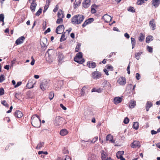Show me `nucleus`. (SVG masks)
Instances as JSON below:
<instances>
[{
    "instance_id": "obj_1",
    "label": "nucleus",
    "mask_w": 160,
    "mask_h": 160,
    "mask_svg": "<svg viewBox=\"0 0 160 160\" xmlns=\"http://www.w3.org/2000/svg\"><path fill=\"white\" fill-rule=\"evenodd\" d=\"M31 122L32 125L35 128L39 127L41 124V119L39 116L36 114L32 116Z\"/></svg>"
},
{
    "instance_id": "obj_2",
    "label": "nucleus",
    "mask_w": 160,
    "mask_h": 160,
    "mask_svg": "<svg viewBox=\"0 0 160 160\" xmlns=\"http://www.w3.org/2000/svg\"><path fill=\"white\" fill-rule=\"evenodd\" d=\"M84 19V16L81 15H76L72 18L71 22L72 24H78L81 23Z\"/></svg>"
},
{
    "instance_id": "obj_3",
    "label": "nucleus",
    "mask_w": 160,
    "mask_h": 160,
    "mask_svg": "<svg viewBox=\"0 0 160 160\" xmlns=\"http://www.w3.org/2000/svg\"><path fill=\"white\" fill-rule=\"evenodd\" d=\"M48 86V82L47 81L44 80L40 84V88L43 91L47 88Z\"/></svg>"
},
{
    "instance_id": "obj_4",
    "label": "nucleus",
    "mask_w": 160,
    "mask_h": 160,
    "mask_svg": "<svg viewBox=\"0 0 160 160\" xmlns=\"http://www.w3.org/2000/svg\"><path fill=\"white\" fill-rule=\"evenodd\" d=\"M101 76L100 72L98 71H94L92 73V77L93 79H97L100 78Z\"/></svg>"
},
{
    "instance_id": "obj_5",
    "label": "nucleus",
    "mask_w": 160,
    "mask_h": 160,
    "mask_svg": "<svg viewBox=\"0 0 160 160\" xmlns=\"http://www.w3.org/2000/svg\"><path fill=\"white\" fill-rule=\"evenodd\" d=\"M64 27L63 25H59L56 29V32L58 34H61V32L64 30Z\"/></svg>"
},
{
    "instance_id": "obj_6",
    "label": "nucleus",
    "mask_w": 160,
    "mask_h": 160,
    "mask_svg": "<svg viewBox=\"0 0 160 160\" xmlns=\"http://www.w3.org/2000/svg\"><path fill=\"white\" fill-rule=\"evenodd\" d=\"M117 82L120 85H124L126 83V78L124 77H121L118 79Z\"/></svg>"
},
{
    "instance_id": "obj_7",
    "label": "nucleus",
    "mask_w": 160,
    "mask_h": 160,
    "mask_svg": "<svg viewBox=\"0 0 160 160\" xmlns=\"http://www.w3.org/2000/svg\"><path fill=\"white\" fill-rule=\"evenodd\" d=\"M82 53L81 52L78 53L76 54V57L74 58V61L76 62H78L79 60L82 59Z\"/></svg>"
},
{
    "instance_id": "obj_8",
    "label": "nucleus",
    "mask_w": 160,
    "mask_h": 160,
    "mask_svg": "<svg viewBox=\"0 0 160 160\" xmlns=\"http://www.w3.org/2000/svg\"><path fill=\"white\" fill-rule=\"evenodd\" d=\"M124 153V151H118L116 154V156L117 158L120 159V160H125V159L122 157Z\"/></svg>"
},
{
    "instance_id": "obj_9",
    "label": "nucleus",
    "mask_w": 160,
    "mask_h": 160,
    "mask_svg": "<svg viewBox=\"0 0 160 160\" xmlns=\"http://www.w3.org/2000/svg\"><path fill=\"white\" fill-rule=\"evenodd\" d=\"M87 66L90 68H94L96 67V64L95 62L90 61L88 62Z\"/></svg>"
},
{
    "instance_id": "obj_10",
    "label": "nucleus",
    "mask_w": 160,
    "mask_h": 160,
    "mask_svg": "<svg viewBox=\"0 0 160 160\" xmlns=\"http://www.w3.org/2000/svg\"><path fill=\"white\" fill-rule=\"evenodd\" d=\"M91 4L90 0H84L82 3V6L85 8L89 7Z\"/></svg>"
},
{
    "instance_id": "obj_11",
    "label": "nucleus",
    "mask_w": 160,
    "mask_h": 160,
    "mask_svg": "<svg viewBox=\"0 0 160 160\" xmlns=\"http://www.w3.org/2000/svg\"><path fill=\"white\" fill-rule=\"evenodd\" d=\"M25 39V38L24 36H22L18 38L15 42L16 44L18 45L21 44L23 43V41Z\"/></svg>"
},
{
    "instance_id": "obj_12",
    "label": "nucleus",
    "mask_w": 160,
    "mask_h": 160,
    "mask_svg": "<svg viewBox=\"0 0 160 160\" xmlns=\"http://www.w3.org/2000/svg\"><path fill=\"white\" fill-rule=\"evenodd\" d=\"M139 142L138 141H134L131 144V147L132 148H136L138 147H140Z\"/></svg>"
},
{
    "instance_id": "obj_13",
    "label": "nucleus",
    "mask_w": 160,
    "mask_h": 160,
    "mask_svg": "<svg viewBox=\"0 0 160 160\" xmlns=\"http://www.w3.org/2000/svg\"><path fill=\"white\" fill-rule=\"evenodd\" d=\"M14 115L16 117L20 118L23 116V114L18 110H17L14 112Z\"/></svg>"
},
{
    "instance_id": "obj_14",
    "label": "nucleus",
    "mask_w": 160,
    "mask_h": 160,
    "mask_svg": "<svg viewBox=\"0 0 160 160\" xmlns=\"http://www.w3.org/2000/svg\"><path fill=\"white\" fill-rule=\"evenodd\" d=\"M101 158L102 160H107L108 157L106 153L103 150H102L101 152Z\"/></svg>"
},
{
    "instance_id": "obj_15",
    "label": "nucleus",
    "mask_w": 160,
    "mask_h": 160,
    "mask_svg": "<svg viewBox=\"0 0 160 160\" xmlns=\"http://www.w3.org/2000/svg\"><path fill=\"white\" fill-rule=\"evenodd\" d=\"M37 5V4L35 2V1H32L30 6V9L32 12L35 11Z\"/></svg>"
},
{
    "instance_id": "obj_16",
    "label": "nucleus",
    "mask_w": 160,
    "mask_h": 160,
    "mask_svg": "<svg viewBox=\"0 0 160 160\" xmlns=\"http://www.w3.org/2000/svg\"><path fill=\"white\" fill-rule=\"evenodd\" d=\"M122 100V98L119 97H116L114 98V103L115 104H117L121 102Z\"/></svg>"
},
{
    "instance_id": "obj_17",
    "label": "nucleus",
    "mask_w": 160,
    "mask_h": 160,
    "mask_svg": "<svg viewBox=\"0 0 160 160\" xmlns=\"http://www.w3.org/2000/svg\"><path fill=\"white\" fill-rule=\"evenodd\" d=\"M106 140L109 141L112 143H114L115 141L113 140V137L111 134H108L106 136Z\"/></svg>"
},
{
    "instance_id": "obj_18",
    "label": "nucleus",
    "mask_w": 160,
    "mask_h": 160,
    "mask_svg": "<svg viewBox=\"0 0 160 160\" xmlns=\"http://www.w3.org/2000/svg\"><path fill=\"white\" fill-rule=\"evenodd\" d=\"M160 3V0H152V4L155 8L158 7Z\"/></svg>"
},
{
    "instance_id": "obj_19",
    "label": "nucleus",
    "mask_w": 160,
    "mask_h": 160,
    "mask_svg": "<svg viewBox=\"0 0 160 160\" xmlns=\"http://www.w3.org/2000/svg\"><path fill=\"white\" fill-rule=\"evenodd\" d=\"M152 106V103L149 101L147 102L146 104V109L147 111H148L149 108Z\"/></svg>"
},
{
    "instance_id": "obj_20",
    "label": "nucleus",
    "mask_w": 160,
    "mask_h": 160,
    "mask_svg": "<svg viewBox=\"0 0 160 160\" xmlns=\"http://www.w3.org/2000/svg\"><path fill=\"white\" fill-rule=\"evenodd\" d=\"M64 58V55L61 53H59L58 57V60L59 63L61 64L62 62V60Z\"/></svg>"
},
{
    "instance_id": "obj_21",
    "label": "nucleus",
    "mask_w": 160,
    "mask_h": 160,
    "mask_svg": "<svg viewBox=\"0 0 160 160\" xmlns=\"http://www.w3.org/2000/svg\"><path fill=\"white\" fill-rule=\"evenodd\" d=\"M149 25L151 27H152V30H154L155 29L156 25L155 24V22L153 19H152V20L150 21L149 22Z\"/></svg>"
},
{
    "instance_id": "obj_22",
    "label": "nucleus",
    "mask_w": 160,
    "mask_h": 160,
    "mask_svg": "<svg viewBox=\"0 0 160 160\" xmlns=\"http://www.w3.org/2000/svg\"><path fill=\"white\" fill-rule=\"evenodd\" d=\"M136 102L133 100H131L129 103V106L130 108H133L136 105Z\"/></svg>"
},
{
    "instance_id": "obj_23",
    "label": "nucleus",
    "mask_w": 160,
    "mask_h": 160,
    "mask_svg": "<svg viewBox=\"0 0 160 160\" xmlns=\"http://www.w3.org/2000/svg\"><path fill=\"white\" fill-rule=\"evenodd\" d=\"M62 119V118L59 116H57L56 117L55 119L56 125H59L60 124L61 119Z\"/></svg>"
},
{
    "instance_id": "obj_24",
    "label": "nucleus",
    "mask_w": 160,
    "mask_h": 160,
    "mask_svg": "<svg viewBox=\"0 0 160 160\" xmlns=\"http://www.w3.org/2000/svg\"><path fill=\"white\" fill-rule=\"evenodd\" d=\"M68 133L67 130L65 129H63L61 130L60 132V135L64 136L67 135Z\"/></svg>"
},
{
    "instance_id": "obj_25",
    "label": "nucleus",
    "mask_w": 160,
    "mask_h": 160,
    "mask_svg": "<svg viewBox=\"0 0 160 160\" xmlns=\"http://www.w3.org/2000/svg\"><path fill=\"white\" fill-rule=\"evenodd\" d=\"M143 53L142 52H136L135 54V58H136L137 60H139L140 59V56Z\"/></svg>"
},
{
    "instance_id": "obj_26",
    "label": "nucleus",
    "mask_w": 160,
    "mask_h": 160,
    "mask_svg": "<svg viewBox=\"0 0 160 160\" xmlns=\"http://www.w3.org/2000/svg\"><path fill=\"white\" fill-rule=\"evenodd\" d=\"M58 15V18H63L64 17V15L63 14V11L61 10L59 11Z\"/></svg>"
},
{
    "instance_id": "obj_27",
    "label": "nucleus",
    "mask_w": 160,
    "mask_h": 160,
    "mask_svg": "<svg viewBox=\"0 0 160 160\" xmlns=\"http://www.w3.org/2000/svg\"><path fill=\"white\" fill-rule=\"evenodd\" d=\"M80 0H75L74 2V8L76 9L81 3Z\"/></svg>"
},
{
    "instance_id": "obj_28",
    "label": "nucleus",
    "mask_w": 160,
    "mask_h": 160,
    "mask_svg": "<svg viewBox=\"0 0 160 160\" xmlns=\"http://www.w3.org/2000/svg\"><path fill=\"white\" fill-rule=\"evenodd\" d=\"M44 145V142H40L37 145L36 148L37 149H40L43 147Z\"/></svg>"
},
{
    "instance_id": "obj_29",
    "label": "nucleus",
    "mask_w": 160,
    "mask_h": 160,
    "mask_svg": "<svg viewBox=\"0 0 160 160\" xmlns=\"http://www.w3.org/2000/svg\"><path fill=\"white\" fill-rule=\"evenodd\" d=\"M144 39V36L142 33H140V35L138 37V40L139 42H142Z\"/></svg>"
},
{
    "instance_id": "obj_30",
    "label": "nucleus",
    "mask_w": 160,
    "mask_h": 160,
    "mask_svg": "<svg viewBox=\"0 0 160 160\" xmlns=\"http://www.w3.org/2000/svg\"><path fill=\"white\" fill-rule=\"evenodd\" d=\"M139 124L138 122H133V128L135 130H137L138 128Z\"/></svg>"
},
{
    "instance_id": "obj_31",
    "label": "nucleus",
    "mask_w": 160,
    "mask_h": 160,
    "mask_svg": "<svg viewBox=\"0 0 160 160\" xmlns=\"http://www.w3.org/2000/svg\"><path fill=\"white\" fill-rule=\"evenodd\" d=\"M104 18L105 22H108L109 21L106 20V19H108V20H110V21H111L112 18L110 16L108 15L107 14H106L104 15Z\"/></svg>"
},
{
    "instance_id": "obj_32",
    "label": "nucleus",
    "mask_w": 160,
    "mask_h": 160,
    "mask_svg": "<svg viewBox=\"0 0 160 160\" xmlns=\"http://www.w3.org/2000/svg\"><path fill=\"white\" fill-rule=\"evenodd\" d=\"M153 37L151 35H149L146 38V42L147 43H149L150 40H153Z\"/></svg>"
},
{
    "instance_id": "obj_33",
    "label": "nucleus",
    "mask_w": 160,
    "mask_h": 160,
    "mask_svg": "<svg viewBox=\"0 0 160 160\" xmlns=\"http://www.w3.org/2000/svg\"><path fill=\"white\" fill-rule=\"evenodd\" d=\"M103 90V89H101L100 88H98L97 89H95L93 88L92 90V92H96L99 93L102 92Z\"/></svg>"
},
{
    "instance_id": "obj_34",
    "label": "nucleus",
    "mask_w": 160,
    "mask_h": 160,
    "mask_svg": "<svg viewBox=\"0 0 160 160\" xmlns=\"http://www.w3.org/2000/svg\"><path fill=\"white\" fill-rule=\"evenodd\" d=\"M65 32H64V33H62V35L60 40V41L61 42L63 41L66 39L65 35Z\"/></svg>"
},
{
    "instance_id": "obj_35",
    "label": "nucleus",
    "mask_w": 160,
    "mask_h": 160,
    "mask_svg": "<svg viewBox=\"0 0 160 160\" xmlns=\"http://www.w3.org/2000/svg\"><path fill=\"white\" fill-rule=\"evenodd\" d=\"M27 87L28 88H33V84L31 82H29L27 84Z\"/></svg>"
},
{
    "instance_id": "obj_36",
    "label": "nucleus",
    "mask_w": 160,
    "mask_h": 160,
    "mask_svg": "<svg viewBox=\"0 0 160 160\" xmlns=\"http://www.w3.org/2000/svg\"><path fill=\"white\" fill-rule=\"evenodd\" d=\"M81 45V44L80 43H78L77 45V46L75 48V51L76 52H78L79 49H80V47Z\"/></svg>"
},
{
    "instance_id": "obj_37",
    "label": "nucleus",
    "mask_w": 160,
    "mask_h": 160,
    "mask_svg": "<svg viewBox=\"0 0 160 160\" xmlns=\"http://www.w3.org/2000/svg\"><path fill=\"white\" fill-rule=\"evenodd\" d=\"M54 96V93L53 92H50L49 95V98L50 100H52Z\"/></svg>"
},
{
    "instance_id": "obj_38",
    "label": "nucleus",
    "mask_w": 160,
    "mask_h": 160,
    "mask_svg": "<svg viewBox=\"0 0 160 160\" xmlns=\"http://www.w3.org/2000/svg\"><path fill=\"white\" fill-rule=\"evenodd\" d=\"M128 11L132 12H135L134 8L132 7H128Z\"/></svg>"
},
{
    "instance_id": "obj_39",
    "label": "nucleus",
    "mask_w": 160,
    "mask_h": 160,
    "mask_svg": "<svg viewBox=\"0 0 160 160\" xmlns=\"http://www.w3.org/2000/svg\"><path fill=\"white\" fill-rule=\"evenodd\" d=\"M62 18H58L56 21L57 23L59 24L60 23H62L63 22Z\"/></svg>"
},
{
    "instance_id": "obj_40",
    "label": "nucleus",
    "mask_w": 160,
    "mask_h": 160,
    "mask_svg": "<svg viewBox=\"0 0 160 160\" xmlns=\"http://www.w3.org/2000/svg\"><path fill=\"white\" fill-rule=\"evenodd\" d=\"M1 103L4 106H5L6 107H9V105L6 102V101L5 100L2 101L1 102Z\"/></svg>"
},
{
    "instance_id": "obj_41",
    "label": "nucleus",
    "mask_w": 160,
    "mask_h": 160,
    "mask_svg": "<svg viewBox=\"0 0 160 160\" xmlns=\"http://www.w3.org/2000/svg\"><path fill=\"white\" fill-rule=\"evenodd\" d=\"M42 9L40 8L39 9L38 11L36 12V15L38 16H39L42 13Z\"/></svg>"
},
{
    "instance_id": "obj_42",
    "label": "nucleus",
    "mask_w": 160,
    "mask_h": 160,
    "mask_svg": "<svg viewBox=\"0 0 160 160\" xmlns=\"http://www.w3.org/2000/svg\"><path fill=\"white\" fill-rule=\"evenodd\" d=\"M98 139V137L97 136L93 138L92 140L91 141V143H94Z\"/></svg>"
},
{
    "instance_id": "obj_43",
    "label": "nucleus",
    "mask_w": 160,
    "mask_h": 160,
    "mask_svg": "<svg viewBox=\"0 0 160 160\" xmlns=\"http://www.w3.org/2000/svg\"><path fill=\"white\" fill-rule=\"evenodd\" d=\"M147 50L149 52L151 53L152 52V48L148 46L147 47Z\"/></svg>"
},
{
    "instance_id": "obj_44",
    "label": "nucleus",
    "mask_w": 160,
    "mask_h": 160,
    "mask_svg": "<svg viewBox=\"0 0 160 160\" xmlns=\"http://www.w3.org/2000/svg\"><path fill=\"white\" fill-rule=\"evenodd\" d=\"M5 80L4 76L2 74L0 76V82H2Z\"/></svg>"
},
{
    "instance_id": "obj_45",
    "label": "nucleus",
    "mask_w": 160,
    "mask_h": 160,
    "mask_svg": "<svg viewBox=\"0 0 160 160\" xmlns=\"http://www.w3.org/2000/svg\"><path fill=\"white\" fill-rule=\"evenodd\" d=\"M129 121V118L127 117H126L123 121V122L125 124H127L128 123Z\"/></svg>"
},
{
    "instance_id": "obj_46",
    "label": "nucleus",
    "mask_w": 160,
    "mask_h": 160,
    "mask_svg": "<svg viewBox=\"0 0 160 160\" xmlns=\"http://www.w3.org/2000/svg\"><path fill=\"white\" fill-rule=\"evenodd\" d=\"M42 154H44L45 155H47L48 154V152L47 151L44 152L42 151H39L38 152V154L39 155Z\"/></svg>"
},
{
    "instance_id": "obj_47",
    "label": "nucleus",
    "mask_w": 160,
    "mask_h": 160,
    "mask_svg": "<svg viewBox=\"0 0 160 160\" xmlns=\"http://www.w3.org/2000/svg\"><path fill=\"white\" fill-rule=\"evenodd\" d=\"M90 23L89 22H88L87 20H86L83 23L82 25V27H84L88 24Z\"/></svg>"
},
{
    "instance_id": "obj_48",
    "label": "nucleus",
    "mask_w": 160,
    "mask_h": 160,
    "mask_svg": "<svg viewBox=\"0 0 160 160\" xmlns=\"http://www.w3.org/2000/svg\"><path fill=\"white\" fill-rule=\"evenodd\" d=\"M4 17L3 14H0V21L3 22Z\"/></svg>"
},
{
    "instance_id": "obj_49",
    "label": "nucleus",
    "mask_w": 160,
    "mask_h": 160,
    "mask_svg": "<svg viewBox=\"0 0 160 160\" xmlns=\"http://www.w3.org/2000/svg\"><path fill=\"white\" fill-rule=\"evenodd\" d=\"M144 0H138L137 2V4L138 5H141L144 2Z\"/></svg>"
},
{
    "instance_id": "obj_50",
    "label": "nucleus",
    "mask_w": 160,
    "mask_h": 160,
    "mask_svg": "<svg viewBox=\"0 0 160 160\" xmlns=\"http://www.w3.org/2000/svg\"><path fill=\"white\" fill-rule=\"evenodd\" d=\"M4 91L3 88H0V95H3L4 94Z\"/></svg>"
},
{
    "instance_id": "obj_51",
    "label": "nucleus",
    "mask_w": 160,
    "mask_h": 160,
    "mask_svg": "<svg viewBox=\"0 0 160 160\" xmlns=\"http://www.w3.org/2000/svg\"><path fill=\"white\" fill-rule=\"evenodd\" d=\"M106 68L107 69L110 70L111 71L113 69V67L112 66L109 65H107Z\"/></svg>"
},
{
    "instance_id": "obj_52",
    "label": "nucleus",
    "mask_w": 160,
    "mask_h": 160,
    "mask_svg": "<svg viewBox=\"0 0 160 160\" xmlns=\"http://www.w3.org/2000/svg\"><path fill=\"white\" fill-rule=\"evenodd\" d=\"M132 44H136V41L133 38H131Z\"/></svg>"
},
{
    "instance_id": "obj_53",
    "label": "nucleus",
    "mask_w": 160,
    "mask_h": 160,
    "mask_svg": "<svg viewBox=\"0 0 160 160\" xmlns=\"http://www.w3.org/2000/svg\"><path fill=\"white\" fill-rule=\"evenodd\" d=\"M136 77L137 80H139L141 78V76L140 74L139 73H136Z\"/></svg>"
},
{
    "instance_id": "obj_54",
    "label": "nucleus",
    "mask_w": 160,
    "mask_h": 160,
    "mask_svg": "<svg viewBox=\"0 0 160 160\" xmlns=\"http://www.w3.org/2000/svg\"><path fill=\"white\" fill-rule=\"evenodd\" d=\"M31 58H32V60L30 64L32 65V66L34 65L35 61V60L33 58V57H32H32Z\"/></svg>"
},
{
    "instance_id": "obj_55",
    "label": "nucleus",
    "mask_w": 160,
    "mask_h": 160,
    "mask_svg": "<svg viewBox=\"0 0 160 160\" xmlns=\"http://www.w3.org/2000/svg\"><path fill=\"white\" fill-rule=\"evenodd\" d=\"M21 84H22V82H18L17 83V84H16V85H15V86H14L15 88H16L18 87V86H20Z\"/></svg>"
},
{
    "instance_id": "obj_56",
    "label": "nucleus",
    "mask_w": 160,
    "mask_h": 160,
    "mask_svg": "<svg viewBox=\"0 0 160 160\" xmlns=\"http://www.w3.org/2000/svg\"><path fill=\"white\" fill-rule=\"evenodd\" d=\"M87 20L88 21V22H89L90 23L92 22L94 20V19L93 18H90Z\"/></svg>"
},
{
    "instance_id": "obj_57",
    "label": "nucleus",
    "mask_w": 160,
    "mask_h": 160,
    "mask_svg": "<svg viewBox=\"0 0 160 160\" xmlns=\"http://www.w3.org/2000/svg\"><path fill=\"white\" fill-rule=\"evenodd\" d=\"M85 88L84 87H83L81 91L82 93L81 94V96H83L84 95V94L85 93V92L84 91Z\"/></svg>"
},
{
    "instance_id": "obj_58",
    "label": "nucleus",
    "mask_w": 160,
    "mask_h": 160,
    "mask_svg": "<svg viewBox=\"0 0 160 160\" xmlns=\"http://www.w3.org/2000/svg\"><path fill=\"white\" fill-rule=\"evenodd\" d=\"M63 160H71L69 156H66L65 157L63 158Z\"/></svg>"
},
{
    "instance_id": "obj_59",
    "label": "nucleus",
    "mask_w": 160,
    "mask_h": 160,
    "mask_svg": "<svg viewBox=\"0 0 160 160\" xmlns=\"http://www.w3.org/2000/svg\"><path fill=\"white\" fill-rule=\"evenodd\" d=\"M124 36L127 39H128L130 38L129 35L127 33H125L124 34Z\"/></svg>"
},
{
    "instance_id": "obj_60",
    "label": "nucleus",
    "mask_w": 160,
    "mask_h": 160,
    "mask_svg": "<svg viewBox=\"0 0 160 160\" xmlns=\"http://www.w3.org/2000/svg\"><path fill=\"white\" fill-rule=\"evenodd\" d=\"M91 12L92 13H95L96 12V10L94 8H92L91 9Z\"/></svg>"
},
{
    "instance_id": "obj_61",
    "label": "nucleus",
    "mask_w": 160,
    "mask_h": 160,
    "mask_svg": "<svg viewBox=\"0 0 160 160\" xmlns=\"http://www.w3.org/2000/svg\"><path fill=\"white\" fill-rule=\"evenodd\" d=\"M103 71L107 75H109L108 73V71L107 70V69L106 68L104 69Z\"/></svg>"
},
{
    "instance_id": "obj_62",
    "label": "nucleus",
    "mask_w": 160,
    "mask_h": 160,
    "mask_svg": "<svg viewBox=\"0 0 160 160\" xmlns=\"http://www.w3.org/2000/svg\"><path fill=\"white\" fill-rule=\"evenodd\" d=\"M50 31H51L50 28H48L47 29V30L45 31L44 33L45 34H46L48 32H50Z\"/></svg>"
},
{
    "instance_id": "obj_63",
    "label": "nucleus",
    "mask_w": 160,
    "mask_h": 160,
    "mask_svg": "<svg viewBox=\"0 0 160 160\" xmlns=\"http://www.w3.org/2000/svg\"><path fill=\"white\" fill-rule=\"evenodd\" d=\"M60 106L64 110H66L67 109V108L66 107L64 106L62 104H60Z\"/></svg>"
},
{
    "instance_id": "obj_64",
    "label": "nucleus",
    "mask_w": 160,
    "mask_h": 160,
    "mask_svg": "<svg viewBox=\"0 0 160 160\" xmlns=\"http://www.w3.org/2000/svg\"><path fill=\"white\" fill-rule=\"evenodd\" d=\"M157 132L154 130H152L151 131V133L152 135L155 134L157 133Z\"/></svg>"
}]
</instances>
